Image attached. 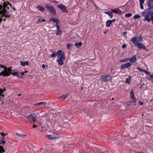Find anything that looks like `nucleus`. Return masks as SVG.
<instances>
[{
  "instance_id": "f257e3e1",
  "label": "nucleus",
  "mask_w": 153,
  "mask_h": 153,
  "mask_svg": "<svg viewBox=\"0 0 153 153\" xmlns=\"http://www.w3.org/2000/svg\"><path fill=\"white\" fill-rule=\"evenodd\" d=\"M141 16L144 17V21L147 22L152 21L153 23V10L152 8H147L141 13Z\"/></svg>"
},
{
  "instance_id": "f03ea898",
  "label": "nucleus",
  "mask_w": 153,
  "mask_h": 153,
  "mask_svg": "<svg viewBox=\"0 0 153 153\" xmlns=\"http://www.w3.org/2000/svg\"><path fill=\"white\" fill-rule=\"evenodd\" d=\"M0 14L1 15V16L2 18L4 16L6 18L10 17L11 16L9 12L5 8H4L2 10H0Z\"/></svg>"
},
{
  "instance_id": "7ed1b4c3",
  "label": "nucleus",
  "mask_w": 153,
  "mask_h": 153,
  "mask_svg": "<svg viewBox=\"0 0 153 153\" xmlns=\"http://www.w3.org/2000/svg\"><path fill=\"white\" fill-rule=\"evenodd\" d=\"M6 74L4 75V76H9L10 74H12L14 76H16L17 72L16 70L10 69V68H7L6 67Z\"/></svg>"
},
{
  "instance_id": "20e7f679",
  "label": "nucleus",
  "mask_w": 153,
  "mask_h": 153,
  "mask_svg": "<svg viewBox=\"0 0 153 153\" xmlns=\"http://www.w3.org/2000/svg\"><path fill=\"white\" fill-rule=\"evenodd\" d=\"M112 77L110 75H103L100 78V80L102 82H107L111 80Z\"/></svg>"
},
{
  "instance_id": "39448f33",
  "label": "nucleus",
  "mask_w": 153,
  "mask_h": 153,
  "mask_svg": "<svg viewBox=\"0 0 153 153\" xmlns=\"http://www.w3.org/2000/svg\"><path fill=\"white\" fill-rule=\"evenodd\" d=\"M45 6L48 10L54 14H56V12L54 7L48 4H46Z\"/></svg>"
},
{
  "instance_id": "423d86ee",
  "label": "nucleus",
  "mask_w": 153,
  "mask_h": 153,
  "mask_svg": "<svg viewBox=\"0 0 153 153\" xmlns=\"http://www.w3.org/2000/svg\"><path fill=\"white\" fill-rule=\"evenodd\" d=\"M5 138V136L2 137L1 138V140L2 141H0V145L1 144H2L4 145V146H6V141H4V140ZM5 150L4 149L3 147L1 146H0V153H2L3 152H4Z\"/></svg>"
},
{
  "instance_id": "0eeeda50",
  "label": "nucleus",
  "mask_w": 153,
  "mask_h": 153,
  "mask_svg": "<svg viewBox=\"0 0 153 153\" xmlns=\"http://www.w3.org/2000/svg\"><path fill=\"white\" fill-rule=\"evenodd\" d=\"M57 7L59 8L63 12L66 13L68 12L67 8L65 5L62 4H59L57 5Z\"/></svg>"
},
{
  "instance_id": "6e6552de",
  "label": "nucleus",
  "mask_w": 153,
  "mask_h": 153,
  "mask_svg": "<svg viewBox=\"0 0 153 153\" xmlns=\"http://www.w3.org/2000/svg\"><path fill=\"white\" fill-rule=\"evenodd\" d=\"M28 120H33V122L35 121L36 120V115L34 114H30L29 116L27 117Z\"/></svg>"
},
{
  "instance_id": "1a4fd4ad",
  "label": "nucleus",
  "mask_w": 153,
  "mask_h": 153,
  "mask_svg": "<svg viewBox=\"0 0 153 153\" xmlns=\"http://www.w3.org/2000/svg\"><path fill=\"white\" fill-rule=\"evenodd\" d=\"M137 48L139 49H143L147 51H148L149 50L142 43L137 42Z\"/></svg>"
},
{
  "instance_id": "9d476101",
  "label": "nucleus",
  "mask_w": 153,
  "mask_h": 153,
  "mask_svg": "<svg viewBox=\"0 0 153 153\" xmlns=\"http://www.w3.org/2000/svg\"><path fill=\"white\" fill-rule=\"evenodd\" d=\"M45 137L49 139H53L57 138V135L55 134L48 135H46Z\"/></svg>"
},
{
  "instance_id": "9b49d317",
  "label": "nucleus",
  "mask_w": 153,
  "mask_h": 153,
  "mask_svg": "<svg viewBox=\"0 0 153 153\" xmlns=\"http://www.w3.org/2000/svg\"><path fill=\"white\" fill-rule=\"evenodd\" d=\"M147 5L149 7L147 8H152L153 10V0H148Z\"/></svg>"
},
{
  "instance_id": "f8f14e48",
  "label": "nucleus",
  "mask_w": 153,
  "mask_h": 153,
  "mask_svg": "<svg viewBox=\"0 0 153 153\" xmlns=\"http://www.w3.org/2000/svg\"><path fill=\"white\" fill-rule=\"evenodd\" d=\"M131 65V64L130 63H127L125 64H123L121 66V68L123 69L124 68H127L129 67Z\"/></svg>"
},
{
  "instance_id": "ddd939ff",
  "label": "nucleus",
  "mask_w": 153,
  "mask_h": 153,
  "mask_svg": "<svg viewBox=\"0 0 153 153\" xmlns=\"http://www.w3.org/2000/svg\"><path fill=\"white\" fill-rule=\"evenodd\" d=\"M111 12H114L116 13L120 14L122 13L120 10H119V9H111Z\"/></svg>"
},
{
  "instance_id": "4468645a",
  "label": "nucleus",
  "mask_w": 153,
  "mask_h": 153,
  "mask_svg": "<svg viewBox=\"0 0 153 153\" xmlns=\"http://www.w3.org/2000/svg\"><path fill=\"white\" fill-rule=\"evenodd\" d=\"M131 41L135 45H137V37H134L131 39Z\"/></svg>"
},
{
  "instance_id": "2eb2a0df",
  "label": "nucleus",
  "mask_w": 153,
  "mask_h": 153,
  "mask_svg": "<svg viewBox=\"0 0 153 153\" xmlns=\"http://www.w3.org/2000/svg\"><path fill=\"white\" fill-rule=\"evenodd\" d=\"M136 56L134 55L132 56L131 58L130 59V61L131 62L133 63L135 62L136 61Z\"/></svg>"
},
{
  "instance_id": "dca6fc26",
  "label": "nucleus",
  "mask_w": 153,
  "mask_h": 153,
  "mask_svg": "<svg viewBox=\"0 0 153 153\" xmlns=\"http://www.w3.org/2000/svg\"><path fill=\"white\" fill-rule=\"evenodd\" d=\"M64 60L62 59L58 58V59L57 61V62L58 63V64L59 65H62L63 64V60Z\"/></svg>"
},
{
  "instance_id": "f3484780",
  "label": "nucleus",
  "mask_w": 153,
  "mask_h": 153,
  "mask_svg": "<svg viewBox=\"0 0 153 153\" xmlns=\"http://www.w3.org/2000/svg\"><path fill=\"white\" fill-rule=\"evenodd\" d=\"M24 73H17L16 76L19 78H23Z\"/></svg>"
},
{
  "instance_id": "a211bd4d",
  "label": "nucleus",
  "mask_w": 153,
  "mask_h": 153,
  "mask_svg": "<svg viewBox=\"0 0 153 153\" xmlns=\"http://www.w3.org/2000/svg\"><path fill=\"white\" fill-rule=\"evenodd\" d=\"M20 63V64L23 66H25L26 65H28L29 64L28 62L27 61L25 62H23L22 61H21Z\"/></svg>"
},
{
  "instance_id": "6ab92c4d",
  "label": "nucleus",
  "mask_w": 153,
  "mask_h": 153,
  "mask_svg": "<svg viewBox=\"0 0 153 153\" xmlns=\"http://www.w3.org/2000/svg\"><path fill=\"white\" fill-rule=\"evenodd\" d=\"M59 19H57L55 18L51 17L50 18V21L51 22H53L57 23L58 21L59 20Z\"/></svg>"
},
{
  "instance_id": "aec40b11",
  "label": "nucleus",
  "mask_w": 153,
  "mask_h": 153,
  "mask_svg": "<svg viewBox=\"0 0 153 153\" xmlns=\"http://www.w3.org/2000/svg\"><path fill=\"white\" fill-rule=\"evenodd\" d=\"M46 104V102H40L37 103L33 104L34 105H45Z\"/></svg>"
},
{
  "instance_id": "412c9836",
  "label": "nucleus",
  "mask_w": 153,
  "mask_h": 153,
  "mask_svg": "<svg viewBox=\"0 0 153 153\" xmlns=\"http://www.w3.org/2000/svg\"><path fill=\"white\" fill-rule=\"evenodd\" d=\"M82 45V42H79L78 43L76 42L75 43V46L77 48H79Z\"/></svg>"
},
{
  "instance_id": "4be33fe9",
  "label": "nucleus",
  "mask_w": 153,
  "mask_h": 153,
  "mask_svg": "<svg viewBox=\"0 0 153 153\" xmlns=\"http://www.w3.org/2000/svg\"><path fill=\"white\" fill-rule=\"evenodd\" d=\"M140 1V8L142 9H144V7L143 5V4H144V1L145 0H139Z\"/></svg>"
},
{
  "instance_id": "5701e85b",
  "label": "nucleus",
  "mask_w": 153,
  "mask_h": 153,
  "mask_svg": "<svg viewBox=\"0 0 153 153\" xmlns=\"http://www.w3.org/2000/svg\"><path fill=\"white\" fill-rule=\"evenodd\" d=\"M111 24V20H107L106 23V26L107 27H109Z\"/></svg>"
},
{
  "instance_id": "b1692460",
  "label": "nucleus",
  "mask_w": 153,
  "mask_h": 153,
  "mask_svg": "<svg viewBox=\"0 0 153 153\" xmlns=\"http://www.w3.org/2000/svg\"><path fill=\"white\" fill-rule=\"evenodd\" d=\"M37 8L39 10L41 11H44L45 10V9L42 6L39 5L37 7Z\"/></svg>"
},
{
  "instance_id": "393cba45",
  "label": "nucleus",
  "mask_w": 153,
  "mask_h": 153,
  "mask_svg": "<svg viewBox=\"0 0 153 153\" xmlns=\"http://www.w3.org/2000/svg\"><path fill=\"white\" fill-rule=\"evenodd\" d=\"M105 13L110 16L111 18H112L113 17V14L111 12L106 11L105 12Z\"/></svg>"
},
{
  "instance_id": "a878e982",
  "label": "nucleus",
  "mask_w": 153,
  "mask_h": 153,
  "mask_svg": "<svg viewBox=\"0 0 153 153\" xmlns=\"http://www.w3.org/2000/svg\"><path fill=\"white\" fill-rule=\"evenodd\" d=\"M62 59L65 60V56L64 52H63V53L61 54V56L58 58Z\"/></svg>"
},
{
  "instance_id": "bb28decb",
  "label": "nucleus",
  "mask_w": 153,
  "mask_h": 153,
  "mask_svg": "<svg viewBox=\"0 0 153 153\" xmlns=\"http://www.w3.org/2000/svg\"><path fill=\"white\" fill-rule=\"evenodd\" d=\"M130 98L132 99H133L134 98V93L132 89H131V91L130 92Z\"/></svg>"
},
{
  "instance_id": "cd10ccee",
  "label": "nucleus",
  "mask_w": 153,
  "mask_h": 153,
  "mask_svg": "<svg viewBox=\"0 0 153 153\" xmlns=\"http://www.w3.org/2000/svg\"><path fill=\"white\" fill-rule=\"evenodd\" d=\"M129 78H126V80L125 81V83L129 84L131 82L130 79L131 78V76L130 75H129Z\"/></svg>"
},
{
  "instance_id": "c85d7f7f",
  "label": "nucleus",
  "mask_w": 153,
  "mask_h": 153,
  "mask_svg": "<svg viewBox=\"0 0 153 153\" xmlns=\"http://www.w3.org/2000/svg\"><path fill=\"white\" fill-rule=\"evenodd\" d=\"M5 74H6V67L4 68V71H3L0 73V76L3 75L4 76V75Z\"/></svg>"
},
{
  "instance_id": "c756f323",
  "label": "nucleus",
  "mask_w": 153,
  "mask_h": 153,
  "mask_svg": "<svg viewBox=\"0 0 153 153\" xmlns=\"http://www.w3.org/2000/svg\"><path fill=\"white\" fill-rule=\"evenodd\" d=\"M137 38L138 39V41L142 42L143 41V39L141 36H139L137 37Z\"/></svg>"
},
{
  "instance_id": "7c9ffc66",
  "label": "nucleus",
  "mask_w": 153,
  "mask_h": 153,
  "mask_svg": "<svg viewBox=\"0 0 153 153\" xmlns=\"http://www.w3.org/2000/svg\"><path fill=\"white\" fill-rule=\"evenodd\" d=\"M56 33L57 35L61 34H62V31L61 30H57Z\"/></svg>"
},
{
  "instance_id": "2f4dec72",
  "label": "nucleus",
  "mask_w": 153,
  "mask_h": 153,
  "mask_svg": "<svg viewBox=\"0 0 153 153\" xmlns=\"http://www.w3.org/2000/svg\"><path fill=\"white\" fill-rule=\"evenodd\" d=\"M141 16L140 15H139L138 14L135 15L134 17L133 18L134 19H138L140 18L141 17Z\"/></svg>"
},
{
  "instance_id": "473e14b6",
  "label": "nucleus",
  "mask_w": 153,
  "mask_h": 153,
  "mask_svg": "<svg viewBox=\"0 0 153 153\" xmlns=\"http://www.w3.org/2000/svg\"><path fill=\"white\" fill-rule=\"evenodd\" d=\"M63 52L62 51V50H59L57 52V53H56V55L59 56H60L61 54H62V53H63Z\"/></svg>"
},
{
  "instance_id": "72a5a7b5",
  "label": "nucleus",
  "mask_w": 153,
  "mask_h": 153,
  "mask_svg": "<svg viewBox=\"0 0 153 153\" xmlns=\"http://www.w3.org/2000/svg\"><path fill=\"white\" fill-rule=\"evenodd\" d=\"M135 102L134 100L131 101H130L128 102V103H127V105H131V103H135Z\"/></svg>"
},
{
  "instance_id": "f704fd0d",
  "label": "nucleus",
  "mask_w": 153,
  "mask_h": 153,
  "mask_svg": "<svg viewBox=\"0 0 153 153\" xmlns=\"http://www.w3.org/2000/svg\"><path fill=\"white\" fill-rule=\"evenodd\" d=\"M132 15V14L131 13H128L127 14H126L125 15V16L126 17H128L129 18Z\"/></svg>"
},
{
  "instance_id": "c9c22d12",
  "label": "nucleus",
  "mask_w": 153,
  "mask_h": 153,
  "mask_svg": "<svg viewBox=\"0 0 153 153\" xmlns=\"http://www.w3.org/2000/svg\"><path fill=\"white\" fill-rule=\"evenodd\" d=\"M16 134L19 137H25V135L23 134H21L20 133H17Z\"/></svg>"
},
{
  "instance_id": "e433bc0d",
  "label": "nucleus",
  "mask_w": 153,
  "mask_h": 153,
  "mask_svg": "<svg viewBox=\"0 0 153 153\" xmlns=\"http://www.w3.org/2000/svg\"><path fill=\"white\" fill-rule=\"evenodd\" d=\"M56 54L55 51H54L53 53L51 55V57H56Z\"/></svg>"
},
{
  "instance_id": "4c0bfd02",
  "label": "nucleus",
  "mask_w": 153,
  "mask_h": 153,
  "mask_svg": "<svg viewBox=\"0 0 153 153\" xmlns=\"http://www.w3.org/2000/svg\"><path fill=\"white\" fill-rule=\"evenodd\" d=\"M45 19H39L37 21V23L41 22H45Z\"/></svg>"
},
{
  "instance_id": "58836bf2",
  "label": "nucleus",
  "mask_w": 153,
  "mask_h": 153,
  "mask_svg": "<svg viewBox=\"0 0 153 153\" xmlns=\"http://www.w3.org/2000/svg\"><path fill=\"white\" fill-rule=\"evenodd\" d=\"M72 46V45L70 43H68L67 45V47L68 49H71Z\"/></svg>"
},
{
  "instance_id": "ea45409f",
  "label": "nucleus",
  "mask_w": 153,
  "mask_h": 153,
  "mask_svg": "<svg viewBox=\"0 0 153 153\" xmlns=\"http://www.w3.org/2000/svg\"><path fill=\"white\" fill-rule=\"evenodd\" d=\"M67 97V95H63L62 96H61L60 97V98H62L63 99H65Z\"/></svg>"
},
{
  "instance_id": "a19ab883",
  "label": "nucleus",
  "mask_w": 153,
  "mask_h": 153,
  "mask_svg": "<svg viewBox=\"0 0 153 153\" xmlns=\"http://www.w3.org/2000/svg\"><path fill=\"white\" fill-rule=\"evenodd\" d=\"M7 5H8V3L7 2H4L3 4V5L4 7V8H5V7H6Z\"/></svg>"
},
{
  "instance_id": "79ce46f5",
  "label": "nucleus",
  "mask_w": 153,
  "mask_h": 153,
  "mask_svg": "<svg viewBox=\"0 0 153 153\" xmlns=\"http://www.w3.org/2000/svg\"><path fill=\"white\" fill-rule=\"evenodd\" d=\"M6 91V88L5 87H4L3 88V89H0V93H3L4 91Z\"/></svg>"
},
{
  "instance_id": "37998d69",
  "label": "nucleus",
  "mask_w": 153,
  "mask_h": 153,
  "mask_svg": "<svg viewBox=\"0 0 153 153\" xmlns=\"http://www.w3.org/2000/svg\"><path fill=\"white\" fill-rule=\"evenodd\" d=\"M137 69L139 71H141L143 72V71L144 70L142 69L140 67H137Z\"/></svg>"
},
{
  "instance_id": "c03bdc74",
  "label": "nucleus",
  "mask_w": 153,
  "mask_h": 153,
  "mask_svg": "<svg viewBox=\"0 0 153 153\" xmlns=\"http://www.w3.org/2000/svg\"><path fill=\"white\" fill-rule=\"evenodd\" d=\"M60 20H59L58 21V22H57V23H56V26H59V23H60Z\"/></svg>"
},
{
  "instance_id": "a18cd8bd",
  "label": "nucleus",
  "mask_w": 153,
  "mask_h": 153,
  "mask_svg": "<svg viewBox=\"0 0 153 153\" xmlns=\"http://www.w3.org/2000/svg\"><path fill=\"white\" fill-rule=\"evenodd\" d=\"M143 72L147 74H148L149 75L150 74V73L149 72L147 71H146L145 70H144Z\"/></svg>"
},
{
  "instance_id": "49530a36",
  "label": "nucleus",
  "mask_w": 153,
  "mask_h": 153,
  "mask_svg": "<svg viewBox=\"0 0 153 153\" xmlns=\"http://www.w3.org/2000/svg\"><path fill=\"white\" fill-rule=\"evenodd\" d=\"M127 46V45H126L124 44L122 45V48L124 49V48H126Z\"/></svg>"
},
{
  "instance_id": "de8ad7c7",
  "label": "nucleus",
  "mask_w": 153,
  "mask_h": 153,
  "mask_svg": "<svg viewBox=\"0 0 153 153\" xmlns=\"http://www.w3.org/2000/svg\"><path fill=\"white\" fill-rule=\"evenodd\" d=\"M0 134L2 137L5 136L7 134H4L3 132H0Z\"/></svg>"
},
{
  "instance_id": "09e8293b",
  "label": "nucleus",
  "mask_w": 153,
  "mask_h": 153,
  "mask_svg": "<svg viewBox=\"0 0 153 153\" xmlns=\"http://www.w3.org/2000/svg\"><path fill=\"white\" fill-rule=\"evenodd\" d=\"M46 66L47 67V65H44V64H43V65H42V68L43 69H44V68H45V67H46Z\"/></svg>"
},
{
  "instance_id": "8fccbe9b",
  "label": "nucleus",
  "mask_w": 153,
  "mask_h": 153,
  "mask_svg": "<svg viewBox=\"0 0 153 153\" xmlns=\"http://www.w3.org/2000/svg\"><path fill=\"white\" fill-rule=\"evenodd\" d=\"M7 2L8 3V4L11 7H12V6L11 3H10L9 2L7 1Z\"/></svg>"
},
{
  "instance_id": "3c124183",
  "label": "nucleus",
  "mask_w": 153,
  "mask_h": 153,
  "mask_svg": "<svg viewBox=\"0 0 153 153\" xmlns=\"http://www.w3.org/2000/svg\"><path fill=\"white\" fill-rule=\"evenodd\" d=\"M2 20V18L1 17V16L0 17V25L1 24V22Z\"/></svg>"
},
{
  "instance_id": "603ef678",
  "label": "nucleus",
  "mask_w": 153,
  "mask_h": 153,
  "mask_svg": "<svg viewBox=\"0 0 153 153\" xmlns=\"http://www.w3.org/2000/svg\"><path fill=\"white\" fill-rule=\"evenodd\" d=\"M111 23H112V22H113L115 21V19H112V20H111Z\"/></svg>"
},
{
  "instance_id": "864d4df0",
  "label": "nucleus",
  "mask_w": 153,
  "mask_h": 153,
  "mask_svg": "<svg viewBox=\"0 0 153 153\" xmlns=\"http://www.w3.org/2000/svg\"><path fill=\"white\" fill-rule=\"evenodd\" d=\"M3 6L0 4V10H2Z\"/></svg>"
},
{
  "instance_id": "5fc2aeb1",
  "label": "nucleus",
  "mask_w": 153,
  "mask_h": 153,
  "mask_svg": "<svg viewBox=\"0 0 153 153\" xmlns=\"http://www.w3.org/2000/svg\"><path fill=\"white\" fill-rule=\"evenodd\" d=\"M139 104L140 105H143V102H141V101H139Z\"/></svg>"
},
{
  "instance_id": "6e6d98bb",
  "label": "nucleus",
  "mask_w": 153,
  "mask_h": 153,
  "mask_svg": "<svg viewBox=\"0 0 153 153\" xmlns=\"http://www.w3.org/2000/svg\"><path fill=\"white\" fill-rule=\"evenodd\" d=\"M57 27V30H59L60 29V26H56Z\"/></svg>"
},
{
  "instance_id": "4d7b16f0",
  "label": "nucleus",
  "mask_w": 153,
  "mask_h": 153,
  "mask_svg": "<svg viewBox=\"0 0 153 153\" xmlns=\"http://www.w3.org/2000/svg\"><path fill=\"white\" fill-rule=\"evenodd\" d=\"M37 126L34 124V125H33V128H35L37 127Z\"/></svg>"
},
{
  "instance_id": "13d9d810",
  "label": "nucleus",
  "mask_w": 153,
  "mask_h": 153,
  "mask_svg": "<svg viewBox=\"0 0 153 153\" xmlns=\"http://www.w3.org/2000/svg\"><path fill=\"white\" fill-rule=\"evenodd\" d=\"M4 66H3V65H0V67H1V68H3Z\"/></svg>"
},
{
  "instance_id": "bf43d9fd",
  "label": "nucleus",
  "mask_w": 153,
  "mask_h": 153,
  "mask_svg": "<svg viewBox=\"0 0 153 153\" xmlns=\"http://www.w3.org/2000/svg\"><path fill=\"white\" fill-rule=\"evenodd\" d=\"M1 93H0V96H2L3 97H4V95L3 94H1Z\"/></svg>"
},
{
  "instance_id": "052dcab7",
  "label": "nucleus",
  "mask_w": 153,
  "mask_h": 153,
  "mask_svg": "<svg viewBox=\"0 0 153 153\" xmlns=\"http://www.w3.org/2000/svg\"><path fill=\"white\" fill-rule=\"evenodd\" d=\"M150 77L152 78H153V75H150V74L149 75Z\"/></svg>"
},
{
  "instance_id": "680f3d73",
  "label": "nucleus",
  "mask_w": 153,
  "mask_h": 153,
  "mask_svg": "<svg viewBox=\"0 0 153 153\" xmlns=\"http://www.w3.org/2000/svg\"><path fill=\"white\" fill-rule=\"evenodd\" d=\"M127 34V33L126 32H124L123 33V35H125Z\"/></svg>"
},
{
  "instance_id": "e2e57ef3",
  "label": "nucleus",
  "mask_w": 153,
  "mask_h": 153,
  "mask_svg": "<svg viewBox=\"0 0 153 153\" xmlns=\"http://www.w3.org/2000/svg\"><path fill=\"white\" fill-rule=\"evenodd\" d=\"M53 3L55 4H57L58 3V2L57 1H54Z\"/></svg>"
},
{
  "instance_id": "0e129e2a",
  "label": "nucleus",
  "mask_w": 153,
  "mask_h": 153,
  "mask_svg": "<svg viewBox=\"0 0 153 153\" xmlns=\"http://www.w3.org/2000/svg\"><path fill=\"white\" fill-rule=\"evenodd\" d=\"M3 20H4V21H6V18H5V19H3Z\"/></svg>"
},
{
  "instance_id": "69168bd1",
  "label": "nucleus",
  "mask_w": 153,
  "mask_h": 153,
  "mask_svg": "<svg viewBox=\"0 0 153 153\" xmlns=\"http://www.w3.org/2000/svg\"><path fill=\"white\" fill-rule=\"evenodd\" d=\"M12 8H13V10H16V9H15V7H12Z\"/></svg>"
},
{
  "instance_id": "338daca9",
  "label": "nucleus",
  "mask_w": 153,
  "mask_h": 153,
  "mask_svg": "<svg viewBox=\"0 0 153 153\" xmlns=\"http://www.w3.org/2000/svg\"><path fill=\"white\" fill-rule=\"evenodd\" d=\"M7 9H9V7H7Z\"/></svg>"
},
{
  "instance_id": "774afa93",
  "label": "nucleus",
  "mask_w": 153,
  "mask_h": 153,
  "mask_svg": "<svg viewBox=\"0 0 153 153\" xmlns=\"http://www.w3.org/2000/svg\"><path fill=\"white\" fill-rule=\"evenodd\" d=\"M81 89H83V88H82V87H81Z\"/></svg>"
}]
</instances>
